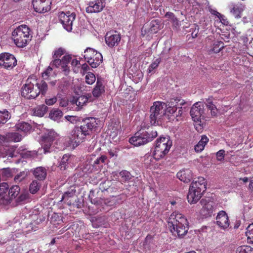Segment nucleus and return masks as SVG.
<instances>
[{
  "mask_svg": "<svg viewBox=\"0 0 253 253\" xmlns=\"http://www.w3.org/2000/svg\"><path fill=\"white\" fill-rule=\"evenodd\" d=\"M97 119L94 117L86 118L83 120L80 127H75L71 131L69 136L70 144L77 146L83 142L87 135L95 131L98 127Z\"/></svg>",
  "mask_w": 253,
  "mask_h": 253,
  "instance_id": "obj_1",
  "label": "nucleus"
},
{
  "mask_svg": "<svg viewBox=\"0 0 253 253\" xmlns=\"http://www.w3.org/2000/svg\"><path fill=\"white\" fill-rule=\"evenodd\" d=\"M20 188L17 185L9 187L7 183H0V205H8L13 199L17 203L22 202L26 199V195L20 193Z\"/></svg>",
  "mask_w": 253,
  "mask_h": 253,
  "instance_id": "obj_2",
  "label": "nucleus"
},
{
  "mask_svg": "<svg viewBox=\"0 0 253 253\" xmlns=\"http://www.w3.org/2000/svg\"><path fill=\"white\" fill-rule=\"evenodd\" d=\"M170 231L179 238L186 234L188 231V222L185 217L177 211L173 212L168 221Z\"/></svg>",
  "mask_w": 253,
  "mask_h": 253,
  "instance_id": "obj_3",
  "label": "nucleus"
},
{
  "mask_svg": "<svg viewBox=\"0 0 253 253\" xmlns=\"http://www.w3.org/2000/svg\"><path fill=\"white\" fill-rule=\"evenodd\" d=\"M207 189V180L203 177H198L190 184L187 196L188 202L193 204L196 203L201 198Z\"/></svg>",
  "mask_w": 253,
  "mask_h": 253,
  "instance_id": "obj_4",
  "label": "nucleus"
},
{
  "mask_svg": "<svg viewBox=\"0 0 253 253\" xmlns=\"http://www.w3.org/2000/svg\"><path fill=\"white\" fill-rule=\"evenodd\" d=\"M157 136V131L152 128H141L129 138V142L135 146H139L151 142Z\"/></svg>",
  "mask_w": 253,
  "mask_h": 253,
  "instance_id": "obj_5",
  "label": "nucleus"
},
{
  "mask_svg": "<svg viewBox=\"0 0 253 253\" xmlns=\"http://www.w3.org/2000/svg\"><path fill=\"white\" fill-rule=\"evenodd\" d=\"M52 63H80L83 58L66 52L65 48L59 47L52 53Z\"/></svg>",
  "mask_w": 253,
  "mask_h": 253,
  "instance_id": "obj_6",
  "label": "nucleus"
},
{
  "mask_svg": "<svg viewBox=\"0 0 253 253\" xmlns=\"http://www.w3.org/2000/svg\"><path fill=\"white\" fill-rule=\"evenodd\" d=\"M172 142L169 136L160 137L156 141V146L153 154L154 158L159 160L163 158L169 152Z\"/></svg>",
  "mask_w": 253,
  "mask_h": 253,
  "instance_id": "obj_7",
  "label": "nucleus"
},
{
  "mask_svg": "<svg viewBox=\"0 0 253 253\" xmlns=\"http://www.w3.org/2000/svg\"><path fill=\"white\" fill-rule=\"evenodd\" d=\"M30 28L26 25H21L12 32V37L14 43L19 47L25 46L30 38Z\"/></svg>",
  "mask_w": 253,
  "mask_h": 253,
  "instance_id": "obj_8",
  "label": "nucleus"
},
{
  "mask_svg": "<svg viewBox=\"0 0 253 253\" xmlns=\"http://www.w3.org/2000/svg\"><path fill=\"white\" fill-rule=\"evenodd\" d=\"M35 84H37L35 77H29L26 80V84L22 87V96L28 99L36 98L39 95V92L36 87Z\"/></svg>",
  "mask_w": 253,
  "mask_h": 253,
  "instance_id": "obj_9",
  "label": "nucleus"
},
{
  "mask_svg": "<svg viewBox=\"0 0 253 253\" xmlns=\"http://www.w3.org/2000/svg\"><path fill=\"white\" fill-rule=\"evenodd\" d=\"M165 103L161 101H155L150 109V120L151 124L155 125L158 123V120L164 115V106Z\"/></svg>",
  "mask_w": 253,
  "mask_h": 253,
  "instance_id": "obj_10",
  "label": "nucleus"
},
{
  "mask_svg": "<svg viewBox=\"0 0 253 253\" xmlns=\"http://www.w3.org/2000/svg\"><path fill=\"white\" fill-rule=\"evenodd\" d=\"M204 105L199 102L195 103L191 108L190 115L196 123V129L198 128L197 126L201 127L202 125V120L204 119Z\"/></svg>",
  "mask_w": 253,
  "mask_h": 253,
  "instance_id": "obj_11",
  "label": "nucleus"
},
{
  "mask_svg": "<svg viewBox=\"0 0 253 253\" xmlns=\"http://www.w3.org/2000/svg\"><path fill=\"white\" fill-rule=\"evenodd\" d=\"M58 17L63 28L68 32L72 30L73 23L76 18V14L68 11L66 13L62 12L59 13Z\"/></svg>",
  "mask_w": 253,
  "mask_h": 253,
  "instance_id": "obj_12",
  "label": "nucleus"
},
{
  "mask_svg": "<svg viewBox=\"0 0 253 253\" xmlns=\"http://www.w3.org/2000/svg\"><path fill=\"white\" fill-rule=\"evenodd\" d=\"M83 57L87 63H101L103 61L102 54L89 47L84 50Z\"/></svg>",
  "mask_w": 253,
  "mask_h": 253,
  "instance_id": "obj_13",
  "label": "nucleus"
},
{
  "mask_svg": "<svg viewBox=\"0 0 253 253\" xmlns=\"http://www.w3.org/2000/svg\"><path fill=\"white\" fill-rule=\"evenodd\" d=\"M51 4V0H33L32 4L35 11L45 13L49 11Z\"/></svg>",
  "mask_w": 253,
  "mask_h": 253,
  "instance_id": "obj_14",
  "label": "nucleus"
},
{
  "mask_svg": "<svg viewBox=\"0 0 253 253\" xmlns=\"http://www.w3.org/2000/svg\"><path fill=\"white\" fill-rule=\"evenodd\" d=\"M105 6V0H95L89 2L86 7V11L88 13H98L103 9Z\"/></svg>",
  "mask_w": 253,
  "mask_h": 253,
  "instance_id": "obj_15",
  "label": "nucleus"
},
{
  "mask_svg": "<svg viewBox=\"0 0 253 253\" xmlns=\"http://www.w3.org/2000/svg\"><path fill=\"white\" fill-rule=\"evenodd\" d=\"M200 203L202 206L200 211V214L205 217L211 216L213 212V202L202 199Z\"/></svg>",
  "mask_w": 253,
  "mask_h": 253,
  "instance_id": "obj_16",
  "label": "nucleus"
},
{
  "mask_svg": "<svg viewBox=\"0 0 253 253\" xmlns=\"http://www.w3.org/2000/svg\"><path fill=\"white\" fill-rule=\"evenodd\" d=\"M106 44L110 47L117 46L121 40L120 35L117 32H108L105 37Z\"/></svg>",
  "mask_w": 253,
  "mask_h": 253,
  "instance_id": "obj_17",
  "label": "nucleus"
},
{
  "mask_svg": "<svg viewBox=\"0 0 253 253\" xmlns=\"http://www.w3.org/2000/svg\"><path fill=\"white\" fill-rule=\"evenodd\" d=\"M216 219L217 224L223 229L227 228L230 225L228 216L224 211H221L218 213Z\"/></svg>",
  "mask_w": 253,
  "mask_h": 253,
  "instance_id": "obj_18",
  "label": "nucleus"
},
{
  "mask_svg": "<svg viewBox=\"0 0 253 253\" xmlns=\"http://www.w3.org/2000/svg\"><path fill=\"white\" fill-rule=\"evenodd\" d=\"M88 100V97L86 95H83L78 97H73L71 102L72 104L76 105L75 110L79 111L84 105H86Z\"/></svg>",
  "mask_w": 253,
  "mask_h": 253,
  "instance_id": "obj_19",
  "label": "nucleus"
},
{
  "mask_svg": "<svg viewBox=\"0 0 253 253\" xmlns=\"http://www.w3.org/2000/svg\"><path fill=\"white\" fill-rule=\"evenodd\" d=\"M177 177L181 181L185 183H188L193 178L192 172L189 169H184L180 170L177 173Z\"/></svg>",
  "mask_w": 253,
  "mask_h": 253,
  "instance_id": "obj_20",
  "label": "nucleus"
},
{
  "mask_svg": "<svg viewBox=\"0 0 253 253\" xmlns=\"http://www.w3.org/2000/svg\"><path fill=\"white\" fill-rule=\"evenodd\" d=\"M173 50V49L172 48H165L160 54V57L156 59V61H155L153 63L165 62L168 59L173 57V56L171 55V53Z\"/></svg>",
  "mask_w": 253,
  "mask_h": 253,
  "instance_id": "obj_21",
  "label": "nucleus"
},
{
  "mask_svg": "<svg viewBox=\"0 0 253 253\" xmlns=\"http://www.w3.org/2000/svg\"><path fill=\"white\" fill-rule=\"evenodd\" d=\"M105 92V86L100 79L97 78L96 84L93 88L92 93L94 97L98 98Z\"/></svg>",
  "mask_w": 253,
  "mask_h": 253,
  "instance_id": "obj_22",
  "label": "nucleus"
},
{
  "mask_svg": "<svg viewBox=\"0 0 253 253\" xmlns=\"http://www.w3.org/2000/svg\"><path fill=\"white\" fill-rule=\"evenodd\" d=\"M33 174L35 177L39 181L44 180L47 175L46 169L42 167H37L33 171Z\"/></svg>",
  "mask_w": 253,
  "mask_h": 253,
  "instance_id": "obj_23",
  "label": "nucleus"
},
{
  "mask_svg": "<svg viewBox=\"0 0 253 253\" xmlns=\"http://www.w3.org/2000/svg\"><path fill=\"white\" fill-rule=\"evenodd\" d=\"M213 97L211 96L206 99L205 103L207 109L211 111V114L212 117L217 116L218 110L215 104L213 103Z\"/></svg>",
  "mask_w": 253,
  "mask_h": 253,
  "instance_id": "obj_24",
  "label": "nucleus"
},
{
  "mask_svg": "<svg viewBox=\"0 0 253 253\" xmlns=\"http://www.w3.org/2000/svg\"><path fill=\"white\" fill-rule=\"evenodd\" d=\"M15 128L17 131L26 133L31 130L32 126L28 123L22 121L15 125Z\"/></svg>",
  "mask_w": 253,
  "mask_h": 253,
  "instance_id": "obj_25",
  "label": "nucleus"
},
{
  "mask_svg": "<svg viewBox=\"0 0 253 253\" xmlns=\"http://www.w3.org/2000/svg\"><path fill=\"white\" fill-rule=\"evenodd\" d=\"M174 102V100L170 99L169 101L168 102V107L166 108L164 113L165 115H167L168 117H175V114L177 111V107Z\"/></svg>",
  "mask_w": 253,
  "mask_h": 253,
  "instance_id": "obj_26",
  "label": "nucleus"
},
{
  "mask_svg": "<svg viewBox=\"0 0 253 253\" xmlns=\"http://www.w3.org/2000/svg\"><path fill=\"white\" fill-rule=\"evenodd\" d=\"M0 61L3 63H17V62L13 55L6 52L0 54Z\"/></svg>",
  "mask_w": 253,
  "mask_h": 253,
  "instance_id": "obj_27",
  "label": "nucleus"
},
{
  "mask_svg": "<svg viewBox=\"0 0 253 253\" xmlns=\"http://www.w3.org/2000/svg\"><path fill=\"white\" fill-rule=\"evenodd\" d=\"M36 87L38 89V91L39 94L41 93L42 95H45L48 89L46 83L42 80L40 82L37 81V84H35Z\"/></svg>",
  "mask_w": 253,
  "mask_h": 253,
  "instance_id": "obj_28",
  "label": "nucleus"
},
{
  "mask_svg": "<svg viewBox=\"0 0 253 253\" xmlns=\"http://www.w3.org/2000/svg\"><path fill=\"white\" fill-rule=\"evenodd\" d=\"M209 138L206 135H202L201 140L197 145L195 146L196 152H201L204 149L205 145L209 142Z\"/></svg>",
  "mask_w": 253,
  "mask_h": 253,
  "instance_id": "obj_29",
  "label": "nucleus"
},
{
  "mask_svg": "<svg viewBox=\"0 0 253 253\" xmlns=\"http://www.w3.org/2000/svg\"><path fill=\"white\" fill-rule=\"evenodd\" d=\"M47 107L45 105H39L34 110V115L38 117H42L47 112Z\"/></svg>",
  "mask_w": 253,
  "mask_h": 253,
  "instance_id": "obj_30",
  "label": "nucleus"
},
{
  "mask_svg": "<svg viewBox=\"0 0 253 253\" xmlns=\"http://www.w3.org/2000/svg\"><path fill=\"white\" fill-rule=\"evenodd\" d=\"M70 157L69 155L65 154L62 157L59 165V168L62 170L67 169L69 167Z\"/></svg>",
  "mask_w": 253,
  "mask_h": 253,
  "instance_id": "obj_31",
  "label": "nucleus"
},
{
  "mask_svg": "<svg viewBox=\"0 0 253 253\" xmlns=\"http://www.w3.org/2000/svg\"><path fill=\"white\" fill-rule=\"evenodd\" d=\"M224 47V43L221 41H216L214 42L212 47L210 50V53H218Z\"/></svg>",
  "mask_w": 253,
  "mask_h": 253,
  "instance_id": "obj_32",
  "label": "nucleus"
},
{
  "mask_svg": "<svg viewBox=\"0 0 253 253\" xmlns=\"http://www.w3.org/2000/svg\"><path fill=\"white\" fill-rule=\"evenodd\" d=\"M8 142H19L22 139V135L18 132H9L7 133Z\"/></svg>",
  "mask_w": 253,
  "mask_h": 253,
  "instance_id": "obj_33",
  "label": "nucleus"
},
{
  "mask_svg": "<svg viewBox=\"0 0 253 253\" xmlns=\"http://www.w3.org/2000/svg\"><path fill=\"white\" fill-rule=\"evenodd\" d=\"M62 116L63 112L59 109L52 110L49 114V117L54 121H58Z\"/></svg>",
  "mask_w": 253,
  "mask_h": 253,
  "instance_id": "obj_34",
  "label": "nucleus"
},
{
  "mask_svg": "<svg viewBox=\"0 0 253 253\" xmlns=\"http://www.w3.org/2000/svg\"><path fill=\"white\" fill-rule=\"evenodd\" d=\"M230 12L235 18H239L241 17V10L239 6L234 3H231L229 5Z\"/></svg>",
  "mask_w": 253,
  "mask_h": 253,
  "instance_id": "obj_35",
  "label": "nucleus"
},
{
  "mask_svg": "<svg viewBox=\"0 0 253 253\" xmlns=\"http://www.w3.org/2000/svg\"><path fill=\"white\" fill-rule=\"evenodd\" d=\"M41 186V182L37 180H33L30 185L29 190L32 194L37 193Z\"/></svg>",
  "mask_w": 253,
  "mask_h": 253,
  "instance_id": "obj_36",
  "label": "nucleus"
},
{
  "mask_svg": "<svg viewBox=\"0 0 253 253\" xmlns=\"http://www.w3.org/2000/svg\"><path fill=\"white\" fill-rule=\"evenodd\" d=\"M10 117V114L8 111H0V125L6 123Z\"/></svg>",
  "mask_w": 253,
  "mask_h": 253,
  "instance_id": "obj_37",
  "label": "nucleus"
},
{
  "mask_svg": "<svg viewBox=\"0 0 253 253\" xmlns=\"http://www.w3.org/2000/svg\"><path fill=\"white\" fill-rule=\"evenodd\" d=\"M236 253H253V248L250 246H241L237 248Z\"/></svg>",
  "mask_w": 253,
  "mask_h": 253,
  "instance_id": "obj_38",
  "label": "nucleus"
},
{
  "mask_svg": "<svg viewBox=\"0 0 253 253\" xmlns=\"http://www.w3.org/2000/svg\"><path fill=\"white\" fill-rule=\"evenodd\" d=\"M76 189L74 186H71L70 190L65 192L62 195L61 201L63 200H68L69 198H72L75 195Z\"/></svg>",
  "mask_w": 253,
  "mask_h": 253,
  "instance_id": "obj_39",
  "label": "nucleus"
},
{
  "mask_svg": "<svg viewBox=\"0 0 253 253\" xmlns=\"http://www.w3.org/2000/svg\"><path fill=\"white\" fill-rule=\"evenodd\" d=\"M107 159V157L105 155H101L94 161L92 166L95 168L97 167H99L100 166L102 167V165L105 163Z\"/></svg>",
  "mask_w": 253,
  "mask_h": 253,
  "instance_id": "obj_40",
  "label": "nucleus"
},
{
  "mask_svg": "<svg viewBox=\"0 0 253 253\" xmlns=\"http://www.w3.org/2000/svg\"><path fill=\"white\" fill-rule=\"evenodd\" d=\"M119 175L121 177L122 181L123 182L128 181L130 180L132 177L130 173L126 170H122L119 173Z\"/></svg>",
  "mask_w": 253,
  "mask_h": 253,
  "instance_id": "obj_41",
  "label": "nucleus"
},
{
  "mask_svg": "<svg viewBox=\"0 0 253 253\" xmlns=\"http://www.w3.org/2000/svg\"><path fill=\"white\" fill-rule=\"evenodd\" d=\"M85 80L87 84L91 85L95 82L96 77L93 73L89 72L85 75Z\"/></svg>",
  "mask_w": 253,
  "mask_h": 253,
  "instance_id": "obj_42",
  "label": "nucleus"
},
{
  "mask_svg": "<svg viewBox=\"0 0 253 253\" xmlns=\"http://www.w3.org/2000/svg\"><path fill=\"white\" fill-rule=\"evenodd\" d=\"M246 234L248 237L249 242L253 244V223L248 226Z\"/></svg>",
  "mask_w": 253,
  "mask_h": 253,
  "instance_id": "obj_43",
  "label": "nucleus"
},
{
  "mask_svg": "<svg viewBox=\"0 0 253 253\" xmlns=\"http://www.w3.org/2000/svg\"><path fill=\"white\" fill-rule=\"evenodd\" d=\"M57 136V134L54 131L50 130L43 137V139H45L46 141H51L53 142Z\"/></svg>",
  "mask_w": 253,
  "mask_h": 253,
  "instance_id": "obj_44",
  "label": "nucleus"
},
{
  "mask_svg": "<svg viewBox=\"0 0 253 253\" xmlns=\"http://www.w3.org/2000/svg\"><path fill=\"white\" fill-rule=\"evenodd\" d=\"M150 30L151 33H156L160 29L158 20H152L150 23Z\"/></svg>",
  "mask_w": 253,
  "mask_h": 253,
  "instance_id": "obj_45",
  "label": "nucleus"
},
{
  "mask_svg": "<svg viewBox=\"0 0 253 253\" xmlns=\"http://www.w3.org/2000/svg\"><path fill=\"white\" fill-rule=\"evenodd\" d=\"M5 151V156L3 157L7 156L8 157L13 158L16 157L15 150L12 147H6L4 148Z\"/></svg>",
  "mask_w": 253,
  "mask_h": 253,
  "instance_id": "obj_46",
  "label": "nucleus"
},
{
  "mask_svg": "<svg viewBox=\"0 0 253 253\" xmlns=\"http://www.w3.org/2000/svg\"><path fill=\"white\" fill-rule=\"evenodd\" d=\"M253 56L250 55H240L238 58H239V61L240 62H243V63H248L249 62H251V60L253 59Z\"/></svg>",
  "mask_w": 253,
  "mask_h": 253,
  "instance_id": "obj_47",
  "label": "nucleus"
},
{
  "mask_svg": "<svg viewBox=\"0 0 253 253\" xmlns=\"http://www.w3.org/2000/svg\"><path fill=\"white\" fill-rule=\"evenodd\" d=\"M26 173L24 171L20 172L15 176L14 180L15 182H21L26 177Z\"/></svg>",
  "mask_w": 253,
  "mask_h": 253,
  "instance_id": "obj_48",
  "label": "nucleus"
},
{
  "mask_svg": "<svg viewBox=\"0 0 253 253\" xmlns=\"http://www.w3.org/2000/svg\"><path fill=\"white\" fill-rule=\"evenodd\" d=\"M166 16H168L169 18L170 19L171 22H172L175 26L178 25V21L176 17H175L174 15L171 12H168L166 15Z\"/></svg>",
  "mask_w": 253,
  "mask_h": 253,
  "instance_id": "obj_49",
  "label": "nucleus"
},
{
  "mask_svg": "<svg viewBox=\"0 0 253 253\" xmlns=\"http://www.w3.org/2000/svg\"><path fill=\"white\" fill-rule=\"evenodd\" d=\"M43 148L44 149V152H48L49 149H50L52 143V141H46L45 139H43Z\"/></svg>",
  "mask_w": 253,
  "mask_h": 253,
  "instance_id": "obj_50",
  "label": "nucleus"
},
{
  "mask_svg": "<svg viewBox=\"0 0 253 253\" xmlns=\"http://www.w3.org/2000/svg\"><path fill=\"white\" fill-rule=\"evenodd\" d=\"M225 155V151L223 150H220L216 153L217 160L219 161H221L224 159Z\"/></svg>",
  "mask_w": 253,
  "mask_h": 253,
  "instance_id": "obj_51",
  "label": "nucleus"
},
{
  "mask_svg": "<svg viewBox=\"0 0 253 253\" xmlns=\"http://www.w3.org/2000/svg\"><path fill=\"white\" fill-rule=\"evenodd\" d=\"M170 99L174 100V102L176 104L177 107L178 106H183L186 103L184 100L181 99L180 97L172 98Z\"/></svg>",
  "mask_w": 253,
  "mask_h": 253,
  "instance_id": "obj_52",
  "label": "nucleus"
},
{
  "mask_svg": "<svg viewBox=\"0 0 253 253\" xmlns=\"http://www.w3.org/2000/svg\"><path fill=\"white\" fill-rule=\"evenodd\" d=\"M215 12L216 13H215V14L218 16V17L219 18L222 24H223L225 25H228L229 22L224 15L221 14L220 13L217 11H215Z\"/></svg>",
  "mask_w": 253,
  "mask_h": 253,
  "instance_id": "obj_53",
  "label": "nucleus"
},
{
  "mask_svg": "<svg viewBox=\"0 0 253 253\" xmlns=\"http://www.w3.org/2000/svg\"><path fill=\"white\" fill-rule=\"evenodd\" d=\"M55 65L56 67L59 68L61 66V69L62 71L64 72V74L65 75H67L69 71H70V68L68 66V64H58V66H57V64H53Z\"/></svg>",
  "mask_w": 253,
  "mask_h": 253,
  "instance_id": "obj_54",
  "label": "nucleus"
},
{
  "mask_svg": "<svg viewBox=\"0 0 253 253\" xmlns=\"http://www.w3.org/2000/svg\"><path fill=\"white\" fill-rule=\"evenodd\" d=\"M158 64H151L147 70L148 74H153L155 72V69L158 67Z\"/></svg>",
  "mask_w": 253,
  "mask_h": 253,
  "instance_id": "obj_55",
  "label": "nucleus"
},
{
  "mask_svg": "<svg viewBox=\"0 0 253 253\" xmlns=\"http://www.w3.org/2000/svg\"><path fill=\"white\" fill-rule=\"evenodd\" d=\"M2 172V174L6 177H10L12 176L11 170L9 168L3 169Z\"/></svg>",
  "mask_w": 253,
  "mask_h": 253,
  "instance_id": "obj_56",
  "label": "nucleus"
},
{
  "mask_svg": "<svg viewBox=\"0 0 253 253\" xmlns=\"http://www.w3.org/2000/svg\"><path fill=\"white\" fill-rule=\"evenodd\" d=\"M108 133H109L110 137L113 139L118 135V130L117 128H112L110 132H108Z\"/></svg>",
  "mask_w": 253,
  "mask_h": 253,
  "instance_id": "obj_57",
  "label": "nucleus"
},
{
  "mask_svg": "<svg viewBox=\"0 0 253 253\" xmlns=\"http://www.w3.org/2000/svg\"><path fill=\"white\" fill-rule=\"evenodd\" d=\"M57 101V98L55 97L45 100V103L48 105H52Z\"/></svg>",
  "mask_w": 253,
  "mask_h": 253,
  "instance_id": "obj_58",
  "label": "nucleus"
},
{
  "mask_svg": "<svg viewBox=\"0 0 253 253\" xmlns=\"http://www.w3.org/2000/svg\"><path fill=\"white\" fill-rule=\"evenodd\" d=\"M52 71V68L49 66L47 69L44 71V72L42 73V77L43 78L48 77L49 76L51 72Z\"/></svg>",
  "mask_w": 253,
  "mask_h": 253,
  "instance_id": "obj_59",
  "label": "nucleus"
},
{
  "mask_svg": "<svg viewBox=\"0 0 253 253\" xmlns=\"http://www.w3.org/2000/svg\"><path fill=\"white\" fill-rule=\"evenodd\" d=\"M7 134L4 135H1L0 134V145H3L5 142H7Z\"/></svg>",
  "mask_w": 253,
  "mask_h": 253,
  "instance_id": "obj_60",
  "label": "nucleus"
},
{
  "mask_svg": "<svg viewBox=\"0 0 253 253\" xmlns=\"http://www.w3.org/2000/svg\"><path fill=\"white\" fill-rule=\"evenodd\" d=\"M17 64H13V65H12V64H0V68L9 70L13 68Z\"/></svg>",
  "mask_w": 253,
  "mask_h": 253,
  "instance_id": "obj_61",
  "label": "nucleus"
},
{
  "mask_svg": "<svg viewBox=\"0 0 253 253\" xmlns=\"http://www.w3.org/2000/svg\"><path fill=\"white\" fill-rule=\"evenodd\" d=\"M182 114V107H181L179 109L178 111H176V113L175 114V117L174 118H176V120L178 121V119L177 118L178 117H180L181 116Z\"/></svg>",
  "mask_w": 253,
  "mask_h": 253,
  "instance_id": "obj_62",
  "label": "nucleus"
},
{
  "mask_svg": "<svg viewBox=\"0 0 253 253\" xmlns=\"http://www.w3.org/2000/svg\"><path fill=\"white\" fill-rule=\"evenodd\" d=\"M75 116H66L65 117V118L68 121L70 122L71 123H73L75 121Z\"/></svg>",
  "mask_w": 253,
  "mask_h": 253,
  "instance_id": "obj_63",
  "label": "nucleus"
},
{
  "mask_svg": "<svg viewBox=\"0 0 253 253\" xmlns=\"http://www.w3.org/2000/svg\"><path fill=\"white\" fill-rule=\"evenodd\" d=\"M89 198L90 199V201L91 203L94 204V205H98L100 203V200H96L95 199H92L90 195L89 196Z\"/></svg>",
  "mask_w": 253,
  "mask_h": 253,
  "instance_id": "obj_64",
  "label": "nucleus"
}]
</instances>
